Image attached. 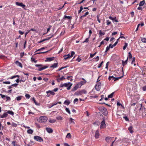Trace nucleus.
Listing matches in <instances>:
<instances>
[{
    "mask_svg": "<svg viewBox=\"0 0 146 146\" xmlns=\"http://www.w3.org/2000/svg\"><path fill=\"white\" fill-rule=\"evenodd\" d=\"M15 63L17 66L20 67L21 68H22L23 67V66L21 63V62H19L18 61H16L15 62Z\"/></svg>",
    "mask_w": 146,
    "mask_h": 146,
    "instance_id": "19",
    "label": "nucleus"
},
{
    "mask_svg": "<svg viewBox=\"0 0 146 146\" xmlns=\"http://www.w3.org/2000/svg\"><path fill=\"white\" fill-rule=\"evenodd\" d=\"M141 40L142 42H146V39L145 38H141Z\"/></svg>",
    "mask_w": 146,
    "mask_h": 146,
    "instance_id": "46",
    "label": "nucleus"
},
{
    "mask_svg": "<svg viewBox=\"0 0 146 146\" xmlns=\"http://www.w3.org/2000/svg\"><path fill=\"white\" fill-rule=\"evenodd\" d=\"M3 84H10L11 83L9 81H5V82H3Z\"/></svg>",
    "mask_w": 146,
    "mask_h": 146,
    "instance_id": "58",
    "label": "nucleus"
},
{
    "mask_svg": "<svg viewBox=\"0 0 146 146\" xmlns=\"http://www.w3.org/2000/svg\"><path fill=\"white\" fill-rule=\"evenodd\" d=\"M64 19H68L71 20L72 19V17L70 16H67L66 15H65L64 17Z\"/></svg>",
    "mask_w": 146,
    "mask_h": 146,
    "instance_id": "33",
    "label": "nucleus"
},
{
    "mask_svg": "<svg viewBox=\"0 0 146 146\" xmlns=\"http://www.w3.org/2000/svg\"><path fill=\"white\" fill-rule=\"evenodd\" d=\"M43 65L42 64H36L35 65L36 67H39L38 70L39 71L42 70L44 69H46L48 67L47 66H43Z\"/></svg>",
    "mask_w": 146,
    "mask_h": 146,
    "instance_id": "3",
    "label": "nucleus"
},
{
    "mask_svg": "<svg viewBox=\"0 0 146 146\" xmlns=\"http://www.w3.org/2000/svg\"><path fill=\"white\" fill-rule=\"evenodd\" d=\"M16 4L17 5L21 7L22 8H23L25 9L26 10L25 8V5H24L22 3H19L18 2H16Z\"/></svg>",
    "mask_w": 146,
    "mask_h": 146,
    "instance_id": "11",
    "label": "nucleus"
},
{
    "mask_svg": "<svg viewBox=\"0 0 146 146\" xmlns=\"http://www.w3.org/2000/svg\"><path fill=\"white\" fill-rule=\"evenodd\" d=\"M58 103H56L54 104L51 103L50 104V105L51 106L50 108H51L53 106H55Z\"/></svg>",
    "mask_w": 146,
    "mask_h": 146,
    "instance_id": "57",
    "label": "nucleus"
},
{
    "mask_svg": "<svg viewBox=\"0 0 146 146\" xmlns=\"http://www.w3.org/2000/svg\"><path fill=\"white\" fill-rule=\"evenodd\" d=\"M74 95H76L77 96L80 95L82 94L81 92V91H77L75 92L74 94Z\"/></svg>",
    "mask_w": 146,
    "mask_h": 146,
    "instance_id": "25",
    "label": "nucleus"
},
{
    "mask_svg": "<svg viewBox=\"0 0 146 146\" xmlns=\"http://www.w3.org/2000/svg\"><path fill=\"white\" fill-rule=\"evenodd\" d=\"M58 63H54V64H53L51 66H50V68H55L58 67Z\"/></svg>",
    "mask_w": 146,
    "mask_h": 146,
    "instance_id": "18",
    "label": "nucleus"
},
{
    "mask_svg": "<svg viewBox=\"0 0 146 146\" xmlns=\"http://www.w3.org/2000/svg\"><path fill=\"white\" fill-rule=\"evenodd\" d=\"M46 130L47 132L50 133H52L53 131V130L50 128L46 127Z\"/></svg>",
    "mask_w": 146,
    "mask_h": 146,
    "instance_id": "15",
    "label": "nucleus"
},
{
    "mask_svg": "<svg viewBox=\"0 0 146 146\" xmlns=\"http://www.w3.org/2000/svg\"><path fill=\"white\" fill-rule=\"evenodd\" d=\"M24 55V52H21L20 54V57L22 58Z\"/></svg>",
    "mask_w": 146,
    "mask_h": 146,
    "instance_id": "61",
    "label": "nucleus"
},
{
    "mask_svg": "<svg viewBox=\"0 0 146 146\" xmlns=\"http://www.w3.org/2000/svg\"><path fill=\"white\" fill-rule=\"evenodd\" d=\"M54 57H50V58H46V60H45V61H51L54 60Z\"/></svg>",
    "mask_w": 146,
    "mask_h": 146,
    "instance_id": "20",
    "label": "nucleus"
},
{
    "mask_svg": "<svg viewBox=\"0 0 146 146\" xmlns=\"http://www.w3.org/2000/svg\"><path fill=\"white\" fill-rule=\"evenodd\" d=\"M47 119V117L46 116H40L37 119V121L40 123L45 122L46 121Z\"/></svg>",
    "mask_w": 146,
    "mask_h": 146,
    "instance_id": "1",
    "label": "nucleus"
},
{
    "mask_svg": "<svg viewBox=\"0 0 146 146\" xmlns=\"http://www.w3.org/2000/svg\"><path fill=\"white\" fill-rule=\"evenodd\" d=\"M82 79L83 81H81L78 83V84H79V85L81 87L82 85L85 84L87 82L86 80L84 78H82Z\"/></svg>",
    "mask_w": 146,
    "mask_h": 146,
    "instance_id": "9",
    "label": "nucleus"
},
{
    "mask_svg": "<svg viewBox=\"0 0 146 146\" xmlns=\"http://www.w3.org/2000/svg\"><path fill=\"white\" fill-rule=\"evenodd\" d=\"M25 97L27 99H28L30 98V96L29 94H26L25 95Z\"/></svg>",
    "mask_w": 146,
    "mask_h": 146,
    "instance_id": "47",
    "label": "nucleus"
},
{
    "mask_svg": "<svg viewBox=\"0 0 146 146\" xmlns=\"http://www.w3.org/2000/svg\"><path fill=\"white\" fill-rule=\"evenodd\" d=\"M56 119L58 120H61L62 119V118L60 116H59L56 117Z\"/></svg>",
    "mask_w": 146,
    "mask_h": 146,
    "instance_id": "40",
    "label": "nucleus"
},
{
    "mask_svg": "<svg viewBox=\"0 0 146 146\" xmlns=\"http://www.w3.org/2000/svg\"><path fill=\"white\" fill-rule=\"evenodd\" d=\"M31 61H32V62H34L35 63L37 61V60H35V58H31Z\"/></svg>",
    "mask_w": 146,
    "mask_h": 146,
    "instance_id": "48",
    "label": "nucleus"
},
{
    "mask_svg": "<svg viewBox=\"0 0 146 146\" xmlns=\"http://www.w3.org/2000/svg\"><path fill=\"white\" fill-rule=\"evenodd\" d=\"M103 62H103V61H102V62L100 63V64H99L98 65V68H100V67H101V66H102V64H103Z\"/></svg>",
    "mask_w": 146,
    "mask_h": 146,
    "instance_id": "52",
    "label": "nucleus"
},
{
    "mask_svg": "<svg viewBox=\"0 0 146 146\" xmlns=\"http://www.w3.org/2000/svg\"><path fill=\"white\" fill-rule=\"evenodd\" d=\"M81 88V87L79 85V84L78 83L77 84H76L72 89L71 91L72 92H75L76 90L79 88Z\"/></svg>",
    "mask_w": 146,
    "mask_h": 146,
    "instance_id": "8",
    "label": "nucleus"
},
{
    "mask_svg": "<svg viewBox=\"0 0 146 146\" xmlns=\"http://www.w3.org/2000/svg\"><path fill=\"white\" fill-rule=\"evenodd\" d=\"M101 99L99 100L100 101H101L104 98V96L103 95H102L101 96Z\"/></svg>",
    "mask_w": 146,
    "mask_h": 146,
    "instance_id": "63",
    "label": "nucleus"
},
{
    "mask_svg": "<svg viewBox=\"0 0 146 146\" xmlns=\"http://www.w3.org/2000/svg\"><path fill=\"white\" fill-rule=\"evenodd\" d=\"M113 137H108L106 138L105 140L107 143H109L112 140Z\"/></svg>",
    "mask_w": 146,
    "mask_h": 146,
    "instance_id": "13",
    "label": "nucleus"
},
{
    "mask_svg": "<svg viewBox=\"0 0 146 146\" xmlns=\"http://www.w3.org/2000/svg\"><path fill=\"white\" fill-rule=\"evenodd\" d=\"M33 132V130L31 129H29L27 131V133L29 134H32Z\"/></svg>",
    "mask_w": 146,
    "mask_h": 146,
    "instance_id": "29",
    "label": "nucleus"
},
{
    "mask_svg": "<svg viewBox=\"0 0 146 146\" xmlns=\"http://www.w3.org/2000/svg\"><path fill=\"white\" fill-rule=\"evenodd\" d=\"M16 77L19 78V76L18 75H15V76H12L11 77H10L9 78H10L11 79H13V78H16Z\"/></svg>",
    "mask_w": 146,
    "mask_h": 146,
    "instance_id": "30",
    "label": "nucleus"
},
{
    "mask_svg": "<svg viewBox=\"0 0 146 146\" xmlns=\"http://www.w3.org/2000/svg\"><path fill=\"white\" fill-rule=\"evenodd\" d=\"M145 1L144 0H143L142 1H140L139 4V6H143L145 4Z\"/></svg>",
    "mask_w": 146,
    "mask_h": 146,
    "instance_id": "24",
    "label": "nucleus"
},
{
    "mask_svg": "<svg viewBox=\"0 0 146 146\" xmlns=\"http://www.w3.org/2000/svg\"><path fill=\"white\" fill-rule=\"evenodd\" d=\"M68 66H64V67H62L60 68H59L58 70H57L56 71H60V70H61L64 69V68H66V67H68Z\"/></svg>",
    "mask_w": 146,
    "mask_h": 146,
    "instance_id": "42",
    "label": "nucleus"
},
{
    "mask_svg": "<svg viewBox=\"0 0 146 146\" xmlns=\"http://www.w3.org/2000/svg\"><path fill=\"white\" fill-rule=\"evenodd\" d=\"M129 58V59H131L132 58V56L130 52L128 53V55L127 58H128V60Z\"/></svg>",
    "mask_w": 146,
    "mask_h": 146,
    "instance_id": "28",
    "label": "nucleus"
},
{
    "mask_svg": "<svg viewBox=\"0 0 146 146\" xmlns=\"http://www.w3.org/2000/svg\"><path fill=\"white\" fill-rule=\"evenodd\" d=\"M110 49V48L109 47V46H107V47L106 48V51H105V52H107V51H109Z\"/></svg>",
    "mask_w": 146,
    "mask_h": 146,
    "instance_id": "62",
    "label": "nucleus"
},
{
    "mask_svg": "<svg viewBox=\"0 0 146 146\" xmlns=\"http://www.w3.org/2000/svg\"><path fill=\"white\" fill-rule=\"evenodd\" d=\"M5 111H6L7 112V114H9L12 115H13L14 114V112L10 110H6Z\"/></svg>",
    "mask_w": 146,
    "mask_h": 146,
    "instance_id": "23",
    "label": "nucleus"
},
{
    "mask_svg": "<svg viewBox=\"0 0 146 146\" xmlns=\"http://www.w3.org/2000/svg\"><path fill=\"white\" fill-rule=\"evenodd\" d=\"M46 93L47 94V96L48 97L50 96V95H54L55 94V93L53 91L50 90H49L46 91Z\"/></svg>",
    "mask_w": 146,
    "mask_h": 146,
    "instance_id": "10",
    "label": "nucleus"
},
{
    "mask_svg": "<svg viewBox=\"0 0 146 146\" xmlns=\"http://www.w3.org/2000/svg\"><path fill=\"white\" fill-rule=\"evenodd\" d=\"M123 118L125 119V120L127 121H129V119L126 116H125L123 117Z\"/></svg>",
    "mask_w": 146,
    "mask_h": 146,
    "instance_id": "60",
    "label": "nucleus"
},
{
    "mask_svg": "<svg viewBox=\"0 0 146 146\" xmlns=\"http://www.w3.org/2000/svg\"><path fill=\"white\" fill-rule=\"evenodd\" d=\"M89 38H87L83 42V43L88 42L89 41Z\"/></svg>",
    "mask_w": 146,
    "mask_h": 146,
    "instance_id": "56",
    "label": "nucleus"
},
{
    "mask_svg": "<svg viewBox=\"0 0 146 146\" xmlns=\"http://www.w3.org/2000/svg\"><path fill=\"white\" fill-rule=\"evenodd\" d=\"M83 8L82 6H81L80 7V10H79L78 11V13L79 14L83 10Z\"/></svg>",
    "mask_w": 146,
    "mask_h": 146,
    "instance_id": "41",
    "label": "nucleus"
},
{
    "mask_svg": "<svg viewBox=\"0 0 146 146\" xmlns=\"http://www.w3.org/2000/svg\"><path fill=\"white\" fill-rule=\"evenodd\" d=\"M99 35L100 36H101L102 35H104L105 34V33L104 32H102V31L101 30H100L99 31Z\"/></svg>",
    "mask_w": 146,
    "mask_h": 146,
    "instance_id": "34",
    "label": "nucleus"
},
{
    "mask_svg": "<svg viewBox=\"0 0 146 146\" xmlns=\"http://www.w3.org/2000/svg\"><path fill=\"white\" fill-rule=\"evenodd\" d=\"M34 139L35 140L39 142L42 141H43V139L41 137L38 136H35L34 137Z\"/></svg>",
    "mask_w": 146,
    "mask_h": 146,
    "instance_id": "6",
    "label": "nucleus"
},
{
    "mask_svg": "<svg viewBox=\"0 0 146 146\" xmlns=\"http://www.w3.org/2000/svg\"><path fill=\"white\" fill-rule=\"evenodd\" d=\"M106 24L107 25H108L111 24V22L109 20H107L106 21Z\"/></svg>",
    "mask_w": 146,
    "mask_h": 146,
    "instance_id": "45",
    "label": "nucleus"
},
{
    "mask_svg": "<svg viewBox=\"0 0 146 146\" xmlns=\"http://www.w3.org/2000/svg\"><path fill=\"white\" fill-rule=\"evenodd\" d=\"M71 135L70 133H67L66 137L68 138H71Z\"/></svg>",
    "mask_w": 146,
    "mask_h": 146,
    "instance_id": "32",
    "label": "nucleus"
},
{
    "mask_svg": "<svg viewBox=\"0 0 146 146\" xmlns=\"http://www.w3.org/2000/svg\"><path fill=\"white\" fill-rule=\"evenodd\" d=\"M74 119L72 118H70V119L69 121L70 123L75 124V123L74 121Z\"/></svg>",
    "mask_w": 146,
    "mask_h": 146,
    "instance_id": "31",
    "label": "nucleus"
},
{
    "mask_svg": "<svg viewBox=\"0 0 146 146\" xmlns=\"http://www.w3.org/2000/svg\"><path fill=\"white\" fill-rule=\"evenodd\" d=\"M81 94L84 93L85 94H86L87 93V91L85 90H82L81 91Z\"/></svg>",
    "mask_w": 146,
    "mask_h": 146,
    "instance_id": "44",
    "label": "nucleus"
},
{
    "mask_svg": "<svg viewBox=\"0 0 146 146\" xmlns=\"http://www.w3.org/2000/svg\"><path fill=\"white\" fill-rule=\"evenodd\" d=\"M100 16L99 15H97V20L98 21V22L100 23H101V21L99 19Z\"/></svg>",
    "mask_w": 146,
    "mask_h": 146,
    "instance_id": "53",
    "label": "nucleus"
},
{
    "mask_svg": "<svg viewBox=\"0 0 146 146\" xmlns=\"http://www.w3.org/2000/svg\"><path fill=\"white\" fill-rule=\"evenodd\" d=\"M32 100L33 101L35 104L36 105H39V104L37 103L36 100H35V99L34 97H33V98L32 99Z\"/></svg>",
    "mask_w": 146,
    "mask_h": 146,
    "instance_id": "27",
    "label": "nucleus"
},
{
    "mask_svg": "<svg viewBox=\"0 0 146 146\" xmlns=\"http://www.w3.org/2000/svg\"><path fill=\"white\" fill-rule=\"evenodd\" d=\"M127 45H128L127 43L126 42L125 43V45L123 46V50H125L126 49L127 47Z\"/></svg>",
    "mask_w": 146,
    "mask_h": 146,
    "instance_id": "36",
    "label": "nucleus"
},
{
    "mask_svg": "<svg viewBox=\"0 0 146 146\" xmlns=\"http://www.w3.org/2000/svg\"><path fill=\"white\" fill-rule=\"evenodd\" d=\"M48 51H47L45 52H37V53H36L35 54H44L45 53H46L47 52H48Z\"/></svg>",
    "mask_w": 146,
    "mask_h": 146,
    "instance_id": "37",
    "label": "nucleus"
},
{
    "mask_svg": "<svg viewBox=\"0 0 146 146\" xmlns=\"http://www.w3.org/2000/svg\"><path fill=\"white\" fill-rule=\"evenodd\" d=\"M72 84L71 83L70 84V85L68 87H67V89L68 90H70V88H71V86H72Z\"/></svg>",
    "mask_w": 146,
    "mask_h": 146,
    "instance_id": "51",
    "label": "nucleus"
},
{
    "mask_svg": "<svg viewBox=\"0 0 146 146\" xmlns=\"http://www.w3.org/2000/svg\"><path fill=\"white\" fill-rule=\"evenodd\" d=\"M18 85V84L15 83V84L11 85V86L14 87H16Z\"/></svg>",
    "mask_w": 146,
    "mask_h": 146,
    "instance_id": "59",
    "label": "nucleus"
},
{
    "mask_svg": "<svg viewBox=\"0 0 146 146\" xmlns=\"http://www.w3.org/2000/svg\"><path fill=\"white\" fill-rule=\"evenodd\" d=\"M114 93V92H113L112 93H111V94H110V95H109L108 96V98H112L113 96Z\"/></svg>",
    "mask_w": 146,
    "mask_h": 146,
    "instance_id": "43",
    "label": "nucleus"
},
{
    "mask_svg": "<svg viewBox=\"0 0 146 146\" xmlns=\"http://www.w3.org/2000/svg\"><path fill=\"white\" fill-rule=\"evenodd\" d=\"M133 127L132 126H130L128 128V130L129 131L130 133H132L133 131Z\"/></svg>",
    "mask_w": 146,
    "mask_h": 146,
    "instance_id": "21",
    "label": "nucleus"
},
{
    "mask_svg": "<svg viewBox=\"0 0 146 146\" xmlns=\"http://www.w3.org/2000/svg\"><path fill=\"white\" fill-rule=\"evenodd\" d=\"M3 115V116H4L5 117H7L8 116V114L7 113V112H6L4 113Z\"/></svg>",
    "mask_w": 146,
    "mask_h": 146,
    "instance_id": "55",
    "label": "nucleus"
},
{
    "mask_svg": "<svg viewBox=\"0 0 146 146\" xmlns=\"http://www.w3.org/2000/svg\"><path fill=\"white\" fill-rule=\"evenodd\" d=\"M128 58L125 61H124L123 60H122V65L123 66H124L125 64H127V63Z\"/></svg>",
    "mask_w": 146,
    "mask_h": 146,
    "instance_id": "22",
    "label": "nucleus"
},
{
    "mask_svg": "<svg viewBox=\"0 0 146 146\" xmlns=\"http://www.w3.org/2000/svg\"><path fill=\"white\" fill-rule=\"evenodd\" d=\"M56 120L55 119H52L50 120L49 122L51 123H53L56 122Z\"/></svg>",
    "mask_w": 146,
    "mask_h": 146,
    "instance_id": "54",
    "label": "nucleus"
},
{
    "mask_svg": "<svg viewBox=\"0 0 146 146\" xmlns=\"http://www.w3.org/2000/svg\"><path fill=\"white\" fill-rule=\"evenodd\" d=\"M75 54V52L74 51H72L71 52V54L70 55V54H68L67 55H65L64 56V59L66 60L67 59L70 58V57H72Z\"/></svg>",
    "mask_w": 146,
    "mask_h": 146,
    "instance_id": "4",
    "label": "nucleus"
},
{
    "mask_svg": "<svg viewBox=\"0 0 146 146\" xmlns=\"http://www.w3.org/2000/svg\"><path fill=\"white\" fill-rule=\"evenodd\" d=\"M89 12L88 11H87V12H86L85 14L84 15H83L81 17H80V18H82V17H85L87 15H88V14H89Z\"/></svg>",
    "mask_w": 146,
    "mask_h": 146,
    "instance_id": "35",
    "label": "nucleus"
},
{
    "mask_svg": "<svg viewBox=\"0 0 146 146\" xmlns=\"http://www.w3.org/2000/svg\"><path fill=\"white\" fill-rule=\"evenodd\" d=\"M99 110L104 115H106L108 114V111L106 108L104 107H101L99 108Z\"/></svg>",
    "mask_w": 146,
    "mask_h": 146,
    "instance_id": "2",
    "label": "nucleus"
},
{
    "mask_svg": "<svg viewBox=\"0 0 146 146\" xmlns=\"http://www.w3.org/2000/svg\"><path fill=\"white\" fill-rule=\"evenodd\" d=\"M131 17H133L134 15V13L133 11H132L130 13Z\"/></svg>",
    "mask_w": 146,
    "mask_h": 146,
    "instance_id": "64",
    "label": "nucleus"
},
{
    "mask_svg": "<svg viewBox=\"0 0 146 146\" xmlns=\"http://www.w3.org/2000/svg\"><path fill=\"white\" fill-rule=\"evenodd\" d=\"M66 78L63 76H62L60 78H58L56 79V80L58 82H60L61 81H63L65 80Z\"/></svg>",
    "mask_w": 146,
    "mask_h": 146,
    "instance_id": "16",
    "label": "nucleus"
},
{
    "mask_svg": "<svg viewBox=\"0 0 146 146\" xmlns=\"http://www.w3.org/2000/svg\"><path fill=\"white\" fill-rule=\"evenodd\" d=\"M106 119L105 118H103V120L101 122V125L100 128L101 129H103L106 127V125L105 124Z\"/></svg>",
    "mask_w": 146,
    "mask_h": 146,
    "instance_id": "5",
    "label": "nucleus"
},
{
    "mask_svg": "<svg viewBox=\"0 0 146 146\" xmlns=\"http://www.w3.org/2000/svg\"><path fill=\"white\" fill-rule=\"evenodd\" d=\"M123 76H121L119 77L115 78L113 76H109L108 78V79L109 80H111V78H113L114 81H115L118 80L119 79L121 78Z\"/></svg>",
    "mask_w": 146,
    "mask_h": 146,
    "instance_id": "12",
    "label": "nucleus"
},
{
    "mask_svg": "<svg viewBox=\"0 0 146 146\" xmlns=\"http://www.w3.org/2000/svg\"><path fill=\"white\" fill-rule=\"evenodd\" d=\"M70 102L68 100H65L64 103V104H66L67 105H68L70 104Z\"/></svg>",
    "mask_w": 146,
    "mask_h": 146,
    "instance_id": "26",
    "label": "nucleus"
},
{
    "mask_svg": "<svg viewBox=\"0 0 146 146\" xmlns=\"http://www.w3.org/2000/svg\"><path fill=\"white\" fill-rule=\"evenodd\" d=\"M71 83L70 82L66 83L63 84H61L60 87H68Z\"/></svg>",
    "mask_w": 146,
    "mask_h": 146,
    "instance_id": "14",
    "label": "nucleus"
},
{
    "mask_svg": "<svg viewBox=\"0 0 146 146\" xmlns=\"http://www.w3.org/2000/svg\"><path fill=\"white\" fill-rule=\"evenodd\" d=\"M100 135V134L99 133V132L98 130L96 131L95 134V137L96 139H98Z\"/></svg>",
    "mask_w": 146,
    "mask_h": 146,
    "instance_id": "17",
    "label": "nucleus"
},
{
    "mask_svg": "<svg viewBox=\"0 0 146 146\" xmlns=\"http://www.w3.org/2000/svg\"><path fill=\"white\" fill-rule=\"evenodd\" d=\"M65 110L69 114H70L71 113L70 112L68 108H66L65 109Z\"/></svg>",
    "mask_w": 146,
    "mask_h": 146,
    "instance_id": "49",
    "label": "nucleus"
},
{
    "mask_svg": "<svg viewBox=\"0 0 146 146\" xmlns=\"http://www.w3.org/2000/svg\"><path fill=\"white\" fill-rule=\"evenodd\" d=\"M96 53L97 52H95L93 54H90V58H92L96 54Z\"/></svg>",
    "mask_w": 146,
    "mask_h": 146,
    "instance_id": "38",
    "label": "nucleus"
},
{
    "mask_svg": "<svg viewBox=\"0 0 146 146\" xmlns=\"http://www.w3.org/2000/svg\"><path fill=\"white\" fill-rule=\"evenodd\" d=\"M101 84L100 82H98L95 85V88L96 90L99 91L101 89Z\"/></svg>",
    "mask_w": 146,
    "mask_h": 146,
    "instance_id": "7",
    "label": "nucleus"
},
{
    "mask_svg": "<svg viewBox=\"0 0 146 146\" xmlns=\"http://www.w3.org/2000/svg\"><path fill=\"white\" fill-rule=\"evenodd\" d=\"M22 97L21 96H19L17 97L16 98V99L17 101H19L21 100Z\"/></svg>",
    "mask_w": 146,
    "mask_h": 146,
    "instance_id": "39",
    "label": "nucleus"
},
{
    "mask_svg": "<svg viewBox=\"0 0 146 146\" xmlns=\"http://www.w3.org/2000/svg\"><path fill=\"white\" fill-rule=\"evenodd\" d=\"M109 18L111 20H112L113 21H114L115 19H116V17H115L113 18L111 17V16H110L109 17Z\"/></svg>",
    "mask_w": 146,
    "mask_h": 146,
    "instance_id": "50",
    "label": "nucleus"
}]
</instances>
